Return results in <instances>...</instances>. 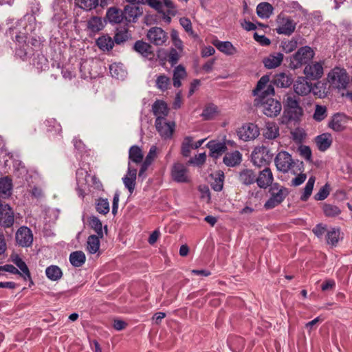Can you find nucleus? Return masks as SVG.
<instances>
[{
  "instance_id": "f257e3e1",
  "label": "nucleus",
  "mask_w": 352,
  "mask_h": 352,
  "mask_svg": "<svg viewBox=\"0 0 352 352\" xmlns=\"http://www.w3.org/2000/svg\"><path fill=\"white\" fill-rule=\"evenodd\" d=\"M269 82L270 77L267 75L259 79L252 91L253 95L256 96L254 104L261 108L263 113L267 117L274 118L280 113L282 105L278 100L272 97L274 95V88Z\"/></svg>"
},
{
  "instance_id": "f03ea898",
  "label": "nucleus",
  "mask_w": 352,
  "mask_h": 352,
  "mask_svg": "<svg viewBox=\"0 0 352 352\" xmlns=\"http://www.w3.org/2000/svg\"><path fill=\"white\" fill-rule=\"evenodd\" d=\"M283 104L284 116L289 121L298 122L303 115V109L299 104L298 98L293 94H287Z\"/></svg>"
},
{
  "instance_id": "7ed1b4c3",
  "label": "nucleus",
  "mask_w": 352,
  "mask_h": 352,
  "mask_svg": "<svg viewBox=\"0 0 352 352\" xmlns=\"http://www.w3.org/2000/svg\"><path fill=\"white\" fill-rule=\"evenodd\" d=\"M314 55L315 53L310 47H302L291 58L290 67L292 69H298L303 65H307L313 59Z\"/></svg>"
},
{
  "instance_id": "20e7f679",
  "label": "nucleus",
  "mask_w": 352,
  "mask_h": 352,
  "mask_svg": "<svg viewBox=\"0 0 352 352\" xmlns=\"http://www.w3.org/2000/svg\"><path fill=\"white\" fill-rule=\"evenodd\" d=\"M271 197L264 204L265 209H272L281 204L285 197L289 195L287 188L274 184L270 189Z\"/></svg>"
},
{
  "instance_id": "39448f33",
  "label": "nucleus",
  "mask_w": 352,
  "mask_h": 352,
  "mask_svg": "<svg viewBox=\"0 0 352 352\" xmlns=\"http://www.w3.org/2000/svg\"><path fill=\"white\" fill-rule=\"evenodd\" d=\"M273 154L266 146L256 148L252 153L254 165L261 167L268 164L272 160Z\"/></svg>"
},
{
  "instance_id": "423d86ee",
  "label": "nucleus",
  "mask_w": 352,
  "mask_h": 352,
  "mask_svg": "<svg viewBox=\"0 0 352 352\" xmlns=\"http://www.w3.org/2000/svg\"><path fill=\"white\" fill-rule=\"evenodd\" d=\"M329 82L336 88L345 89L349 78L345 69L339 67L333 69L328 75Z\"/></svg>"
},
{
  "instance_id": "0eeeda50",
  "label": "nucleus",
  "mask_w": 352,
  "mask_h": 352,
  "mask_svg": "<svg viewBox=\"0 0 352 352\" xmlns=\"http://www.w3.org/2000/svg\"><path fill=\"white\" fill-rule=\"evenodd\" d=\"M276 32L279 34L291 35L296 29V23L284 14H280L276 19Z\"/></svg>"
},
{
  "instance_id": "6e6552de",
  "label": "nucleus",
  "mask_w": 352,
  "mask_h": 352,
  "mask_svg": "<svg viewBox=\"0 0 352 352\" xmlns=\"http://www.w3.org/2000/svg\"><path fill=\"white\" fill-rule=\"evenodd\" d=\"M274 163L277 170L284 173L291 170L296 164L292 155L286 151L279 152L274 159Z\"/></svg>"
},
{
  "instance_id": "1a4fd4ad",
  "label": "nucleus",
  "mask_w": 352,
  "mask_h": 352,
  "mask_svg": "<svg viewBox=\"0 0 352 352\" xmlns=\"http://www.w3.org/2000/svg\"><path fill=\"white\" fill-rule=\"evenodd\" d=\"M170 174L173 180L177 183H188L190 180L188 168L182 163L174 164Z\"/></svg>"
},
{
  "instance_id": "9d476101",
  "label": "nucleus",
  "mask_w": 352,
  "mask_h": 352,
  "mask_svg": "<svg viewBox=\"0 0 352 352\" xmlns=\"http://www.w3.org/2000/svg\"><path fill=\"white\" fill-rule=\"evenodd\" d=\"M236 133L239 138L244 142L256 139L260 133L258 126L253 123L243 124Z\"/></svg>"
},
{
  "instance_id": "9b49d317",
  "label": "nucleus",
  "mask_w": 352,
  "mask_h": 352,
  "mask_svg": "<svg viewBox=\"0 0 352 352\" xmlns=\"http://www.w3.org/2000/svg\"><path fill=\"white\" fill-rule=\"evenodd\" d=\"M155 125L162 138L166 140L172 138L175 128L174 122H167L166 119L158 118L155 120Z\"/></svg>"
},
{
  "instance_id": "f8f14e48",
  "label": "nucleus",
  "mask_w": 352,
  "mask_h": 352,
  "mask_svg": "<svg viewBox=\"0 0 352 352\" xmlns=\"http://www.w3.org/2000/svg\"><path fill=\"white\" fill-rule=\"evenodd\" d=\"M129 5L124 6V19L128 22H135V20L142 14V8L138 5L142 4L140 2L131 1L126 0Z\"/></svg>"
},
{
  "instance_id": "ddd939ff",
  "label": "nucleus",
  "mask_w": 352,
  "mask_h": 352,
  "mask_svg": "<svg viewBox=\"0 0 352 352\" xmlns=\"http://www.w3.org/2000/svg\"><path fill=\"white\" fill-rule=\"evenodd\" d=\"M324 73L323 62L308 63L304 69V74L309 80H318Z\"/></svg>"
},
{
  "instance_id": "4468645a",
  "label": "nucleus",
  "mask_w": 352,
  "mask_h": 352,
  "mask_svg": "<svg viewBox=\"0 0 352 352\" xmlns=\"http://www.w3.org/2000/svg\"><path fill=\"white\" fill-rule=\"evenodd\" d=\"M148 41L155 45H162L168 39V35L161 28H151L147 33Z\"/></svg>"
},
{
  "instance_id": "2eb2a0df",
  "label": "nucleus",
  "mask_w": 352,
  "mask_h": 352,
  "mask_svg": "<svg viewBox=\"0 0 352 352\" xmlns=\"http://www.w3.org/2000/svg\"><path fill=\"white\" fill-rule=\"evenodd\" d=\"M0 223L6 227H11L14 223V212L10 206L3 204L0 199Z\"/></svg>"
},
{
  "instance_id": "dca6fc26",
  "label": "nucleus",
  "mask_w": 352,
  "mask_h": 352,
  "mask_svg": "<svg viewBox=\"0 0 352 352\" xmlns=\"http://www.w3.org/2000/svg\"><path fill=\"white\" fill-rule=\"evenodd\" d=\"M16 241L22 247H30L33 242L32 230L28 227H21L16 233Z\"/></svg>"
},
{
  "instance_id": "f3484780",
  "label": "nucleus",
  "mask_w": 352,
  "mask_h": 352,
  "mask_svg": "<svg viewBox=\"0 0 352 352\" xmlns=\"http://www.w3.org/2000/svg\"><path fill=\"white\" fill-rule=\"evenodd\" d=\"M312 89L311 83L307 80V78L299 77L294 82V90L299 96H307Z\"/></svg>"
},
{
  "instance_id": "a211bd4d",
  "label": "nucleus",
  "mask_w": 352,
  "mask_h": 352,
  "mask_svg": "<svg viewBox=\"0 0 352 352\" xmlns=\"http://www.w3.org/2000/svg\"><path fill=\"white\" fill-rule=\"evenodd\" d=\"M136 176L137 169L133 168L130 162H129L127 173L122 178V181L130 194H132L135 189Z\"/></svg>"
},
{
  "instance_id": "6ab92c4d",
  "label": "nucleus",
  "mask_w": 352,
  "mask_h": 352,
  "mask_svg": "<svg viewBox=\"0 0 352 352\" xmlns=\"http://www.w3.org/2000/svg\"><path fill=\"white\" fill-rule=\"evenodd\" d=\"M274 180L273 175L269 168H265L260 172L259 175L256 177V182L261 188H266L272 184Z\"/></svg>"
},
{
  "instance_id": "aec40b11",
  "label": "nucleus",
  "mask_w": 352,
  "mask_h": 352,
  "mask_svg": "<svg viewBox=\"0 0 352 352\" xmlns=\"http://www.w3.org/2000/svg\"><path fill=\"white\" fill-rule=\"evenodd\" d=\"M133 48L135 51L140 54L142 56L151 60L154 57V53L150 44L142 41H138L135 43Z\"/></svg>"
},
{
  "instance_id": "412c9836",
  "label": "nucleus",
  "mask_w": 352,
  "mask_h": 352,
  "mask_svg": "<svg viewBox=\"0 0 352 352\" xmlns=\"http://www.w3.org/2000/svg\"><path fill=\"white\" fill-rule=\"evenodd\" d=\"M284 55L280 52H276L265 57L263 62L267 69H274L280 65L283 60Z\"/></svg>"
},
{
  "instance_id": "4be33fe9",
  "label": "nucleus",
  "mask_w": 352,
  "mask_h": 352,
  "mask_svg": "<svg viewBox=\"0 0 352 352\" xmlns=\"http://www.w3.org/2000/svg\"><path fill=\"white\" fill-rule=\"evenodd\" d=\"M152 111L156 119H166L168 114L167 104L163 100H157L152 105Z\"/></svg>"
},
{
  "instance_id": "5701e85b",
  "label": "nucleus",
  "mask_w": 352,
  "mask_h": 352,
  "mask_svg": "<svg viewBox=\"0 0 352 352\" xmlns=\"http://www.w3.org/2000/svg\"><path fill=\"white\" fill-rule=\"evenodd\" d=\"M242 161V154L239 151L226 153L223 162L228 167L239 166Z\"/></svg>"
},
{
  "instance_id": "b1692460",
  "label": "nucleus",
  "mask_w": 352,
  "mask_h": 352,
  "mask_svg": "<svg viewBox=\"0 0 352 352\" xmlns=\"http://www.w3.org/2000/svg\"><path fill=\"white\" fill-rule=\"evenodd\" d=\"M238 180L243 185L250 186L256 182V174L251 169L244 168L239 172Z\"/></svg>"
},
{
  "instance_id": "393cba45",
  "label": "nucleus",
  "mask_w": 352,
  "mask_h": 352,
  "mask_svg": "<svg viewBox=\"0 0 352 352\" xmlns=\"http://www.w3.org/2000/svg\"><path fill=\"white\" fill-rule=\"evenodd\" d=\"M279 135V126L276 123L268 122L265 124L263 131V135L265 139L275 140Z\"/></svg>"
},
{
  "instance_id": "a878e982",
  "label": "nucleus",
  "mask_w": 352,
  "mask_h": 352,
  "mask_svg": "<svg viewBox=\"0 0 352 352\" xmlns=\"http://www.w3.org/2000/svg\"><path fill=\"white\" fill-rule=\"evenodd\" d=\"M346 123V116L342 113H336L332 117L329 126L335 131H342L344 129Z\"/></svg>"
},
{
  "instance_id": "bb28decb",
  "label": "nucleus",
  "mask_w": 352,
  "mask_h": 352,
  "mask_svg": "<svg viewBox=\"0 0 352 352\" xmlns=\"http://www.w3.org/2000/svg\"><path fill=\"white\" fill-rule=\"evenodd\" d=\"M206 146L210 150V155L214 158H218L227 149L225 143L219 142L210 141Z\"/></svg>"
},
{
  "instance_id": "cd10ccee",
  "label": "nucleus",
  "mask_w": 352,
  "mask_h": 352,
  "mask_svg": "<svg viewBox=\"0 0 352 352\" xmlns=\"http://www.w3.org/2000/svg\"><path fill=\"white\" fill-rule=\"evenodd\" d=\"M106 17L111 23H120L124 19V12L120 9L112 7L108 9Z\"/></svg>"
},
{
  "instance_id": "c85d7f7f",
  "label": "nucleus",
  "mask_w": 352,
  "mask_h": 352,
  "mask_svg": "<svg viewBox=\"0 0 352 352\" xmlns=\"http://www.w3.org/2000/svg\"><path fill=\"white\" fill-rule=\"evenodd\" d=\"M214 45L226 55H234L237 52L236 48L230 41H215Z\"/></svg>"
},
{
  "instance_id": "c756f323",
  "label": "nucleus",
  "mask_w": 352,
  "mask_h": 352,
  "mask_svg": "<svg viewBox=\"0 0 352 352\" xmlns=\"http://www.w3.org/2000/svg\"><path fill=\"white\" fill-rule=\"evenodd\" d=\"M104 22L101 17L92 16L87 22V28L90 33H96L104 28Z\"/></svg>"
},
{
  "instance_id": "7c9ffc66",
  "label": "nucleus",
  "mask_w": 352,
  "mask_h": 352,
  "mask_svg": "<svg viewBox=\"0 0 352 352\" xmlns=\"http://www.w3.org/2000/svg\"><path fill=\"white\" fill-rule=\"evenodd\" d=\"M316 143L320 151H324L328 149L332 143L331 134L326 133L318 135L316 138Z\"/></svg>"
},
{
  "instance_id": "2f4dec72",
  "label": "nucleus",
  "mask_w": 352,
  "mask_h": 352,
  "mask_svg": "<svg viewBox=\"0 0 352 352\" xmlns=\"http://www.w3.org/2000/svg\"><path fill=\"white\" fill-rule=\"evenodd\" d=\"M272 6L267 2L260 3L256 7V14L261 19H268L273 13Z\"/></svg>"
},
{
  "instance_id": "473e14b6",
  "label": "nucleus",
  "mask_w": 352,
  "mask_h": 352,
  "mask_svg": "<svg viewBox=\"0 0 352 352\" xmlns=\"http://www.w3.org/2000/svg\"><path fill=\"white\" fill-rule=\"evenodd\" d=\"M187 76L185 68L179 65L173 70V82L175 87H179L182 86L181 80L184 79Z\"/></svg>"
},
{
  "instance_id": "72a5a7b5",
  "label": "nucleus",
  "mask_w": 352,
  "mask_h": 352,
  "mask_svg": "<svg viewBox=\"0 0 352 352\" xmlns=\"http://www.w3.org/2000/svg\"><path fill=\"white\" fill-rule=\"evenodd\" d=\"M144 155L142 149L137 145L131 146L129 151V162H134L135 164H140L142 162Z\"/></svg>"
},
{
  "instance_id": "f704fd0d",
  "label": "nucleus",
  "mask_w": 352,
  "mask_h": 352,
  "mask_svg": "<svg viewBox=\"0 0 352 352\" xmlns=\"http://www.w3.org/2000/svg\"><path fill=\"white\" fill-rule=\"evenodd\" d=\"M45 275L50 280L57 281L62 278L63 272L58 266L52 265L46 268Z\"/></svg>"
},
{
  "instance_id": "c9c22d12",
  "label": "nucleus",
  "mask_w": 352,
  "mask_h": 352,
  "mask_svg": "<svg viewBox=\"0 0 352 352\" xmlns=\"http://www.w3.org/2000/svg\"><path fill=\"white\" fill-rule=\"evenodd\" d=\"M293 82V79L289 74L280 73L276 75L274 83L279 87H289Z\"/></svg>"
},
{
  "instance_id": "e433bc0d",
  "label": "nucleus",
  "mask_w": 352,
  "mask_h": 352,
  "mask_svg": "<svg viewBox=\"0 0 352 352\" xmlns=\"http://www.w3.org/2000/svg\"><path fill=\"white\" fill-rule=\"evenodd\" d=\"M85 254L82 251H75L69 255V261L76 267H81L85 263Z\"/></svg>"
},
{
  "instance_id": "4c0bfd02",
  "label": "nucleus",
  "mask_w": 352,
  "mask_h": 352,
  "mask_svg": "<svg viewBox=\"0 0 352 352\" xmlns=\"http://www.w3.org/2000/svg\"><path fill=\"white\" fill-rule=\"evenodd\" d=\"M100 236L98 235H90L87 241V250L90 254L96 253L100 248Z\"/></svg>"
},
{
  "instance_id": "58836bf2",
  "label": "nucleus",
  "mask_w": 352,
  "mask_h": 352,
  "mask_svg": "<svg viewBox=\"0 0 352 352\" xmlns=\"http://www.w3.org/2000/svg\"><path fill=\"white\" fill-rule=\"evenodd\" d=\"M96 44L101 50L109 51L113 48L114 41L110 36L103 35L96 40Z\"/></svg>"
},
{
  "instance_id": "ea45409f",
  "label": "nucleus",
  "mask_w": 352,
  "mask_h": 352,
  "mask_svg": "<svg viewBox=\"0 0 352 352\" xmlns=\"http://www.w3.org/2000/svg\"><path fill=\"white\" fill-rule=\"evenodd\" d=\"M315 181L316 178L314 176H311L309 178L300 196L301 201H306L309 198L314 189Z\"/></svg>"
},
{
  "instance_id": "a19ab883",
  "label": "nucleus",
  "mask_w": 352,
  "mask_h": 352,
  "mask_svg": "<svg viewBox=\"0 0 352 352\" xmlns=\"http://www.w3.org/2000/svg\"><path fill=\"white\" fill-rule=\"evenodd\" d=\"M170 85V78L164 74H161L157 76L155 80L156 87L162 91H166Z\"/></svg>"
},
{
  "instance_id": "79ce46f5",
  "label": "nucleus",
  "mask_w": 352,
  "mask_h": 352,
  "mask_svg": "<svg viewBox=\"0 0 352 352\" xmlns=\"http://www.w3.org/2000/svg\"><path fill=\"white\" fill-rule=\"evenodd\" d=\"M218 113V107L214 104H207L203 110L201 116L204 120H211Z\"/></svg>"
},
{
  "instance_id": "37998d69",
  "label": "nucleus",
  "mask_w": 352,
  "mask_h": 352,
  "mask_svg": "<svg viewBox=\"0 0 352 352\" xmlns=\"http://www.w3.org/2000/svg\"><path fill=\"white\" fill-rule=\"evenodd\" d=\"M12 187V181L8 177H6L0 179V193L5 197L10 195Z\"/></svg>"
},
{
  "instance_id": "c03bdc74",
  "label": "nucleus",
  "mask_w": 352,
  "mask_h": 352,
  "mask_svg": "<svg viewBox=\"0 0 352 352\" xmlns=\"http://www.w3.org/2000/svg\"><path fill=\"white\" fill-rule=\"evenodd\" d=\"M340 237V230L338 228H331L327 232L326 240L327 243L331 245H336Z\"/></svg>"
},
{
  "instance_id": "a18cd8bd",
  "label": "nucleus",
  "mask_w": 352,
  "mask_h": 352,
  "mask_svg": "<svg viewBox=\"0 0 352 352\" xmlns=\"http://www.w3.org/2000/svg\"><path fill=\"white\" fill-rule=\"evenodd\" d=\"M194 148L193 139L190 136L184 138L182 144V153L184 157H188L190 154V151Z\"/></svg>"
},
{
  "instance_id": "49530a36",
  "label": "nucleus",
  "mask_w": 352,
  "mask_h": 352,
  "mask_svg": "<svg viewBox=\"0 0 352 352\" xmlns=\"http://www.w3.org/2000/svg\"><path fill=\"white\" fill-rule=\"evenodd\" d=\"M89 226L97 233L98 236H100V238H103L102 222L98 217L95 216L90 217Z\"/></svg>"
},
{
  "instance_id": "de8ad7c7",
  "label": "nucleus",
  "mask_w": 352,
  "mask_h": 352,
  "mask_svg": "<svg viewBox=\"0 0 352 352\" xmlns=\"http://www.w3.org/2000/svg\"><path fill=\"white\" fill-rule=\"evenodd\" d=\"M96 210L100 214H107L109 212V204L107 199H98L96 203Z\"/></svg>"
},
{
  "instance_id": "09e8293b",
  "label": "nucleus",
  "mask_w": 352,
  "mask_h": 352,
  "mask_svg": "<svg viewBox=\"0 0 352 352\" xmlns=\"http://www.w3.org/2000/svg\"><path fill=\"white\" fill-rule=\"evenodd\" d=\"M327 116V107L325 106L317 104L316 106L313 118L317 122H321L322 120H324Z\"/></svg>"
},
{
  "instance_id": "8fccbe9b",
  "label": "nucleus",
  "mask_w": 352,
  "mask_h": 352,
  "mask_svg": "<svg viewBox=\"0 0 352 352\" xmlns=\"http://www.w3.org/2000/svg\"><path fill=\"white\" fill-rule=\"evenodd\" d=\"M48 132L60 133L62 131L61 126L55 119H48L45 122Z\"/></svg>"
},
{
  "instance_id": "3c124183",
  "label": "nucleus",
  "mask_w": 352,
  "mask_h": 352,
  "mask_svg": "<svg viewBox=\"0 0 352 352\" xmlns=\"http://www.w3.org/2000/svg\"><path fill=\"white\" fill-rule=\"evenodd\" d=\"M131 1L140 2L142 4H148L155 8L159 12H163V5L160 0H131Z\"/></svg>"
},
{
  "instance_id": "603ef678",
  "label": "nucleus",
  "mask_w": 352,
  "mask_h": 352,
  "mask_svg": "<svg viewBox=\"0 0 352 352\" xmlns=\"http://www.w3.org/2000/svg\"><path fill=\"white\" fill-rule=\"evenodd\" d=\"M78 6L85 10H91L98 6V0H79Z\"/></svg>"
},
{
  "instance_id": "864d4df0",
  "label": "nucleus",
  "mask_w": 352,
  "mask_h": 352,
  "mask_svg": "<svg viewBox=\"0 0 352 352\" xmlns=\"http://www.w3.org/2000/svg\"><path fill=\"white\" fill-rule=\"evenodd\" d=\"M323 211L327 217H336L341 212L338 207L331 204L324 205Z\"/></svg>"
},
{
  "instance_id": "5fc2aeb1",
  "label": "nucleus",
  "mask_w": 352,
  "mask_h": 352,
  "mask_svg": "<svg viewBox=\"0 0 352 352\" xmlns=\"http://www.w3.org/2000/svg\"><path fill=\"white\" fill-rule=\"evenodd\" d=\"M109 70L112 77L117 79H121L125 76V72L117 65H111L109 67Z\"/></svg>"
},
{
  "instance_id": "6e6d98bb",
  "label": "nucleus",
  "mask_w": 352,
  "mask_h": 352,
  "mask_svg": "<svg viewBox=\"0 0 352 352\" xmlns=\"http://www.w3.org/2000/svg\"><path fill=\"white\" fill-rule=\"evenodd\" d=\"M297 41L294 39H292L282 42L281 46L285 53H290L297 47Z\"/></svg>"
},
{
  "instance_id": "4d7b16f0",
  "label": "nucleus",
  "mask_w": 352,
  "mask_h": 352,
  "mask_svg": "<svg viewBox=\"0 0 352 352\" xmlns=\"http://www.w3.org/2000/svg\"><path fill=\"white\" fill-rule=\"evenodd\" d=\"M298 151L302 157L307 162H311V151L308 146L301 145L298 148Z\"/></svg>"
},
{
  "instance_id": "13d9d810",
  "label": "nucleus",
  "mask_w": 352,
  "mask_h": 352,
  "mask_svg": "<svg viewBox=\"0 0 352 352\" xmlns=\"http://www.w3.org/2000/svg\"><path fill=\"white\" fill-rule=\"evenodd\" d=\"M16 266L21 270L20 272L22 273V275L20 276H22L25 280H30L31 283H32V280L31 279V274L26 263L24 261H23Z\"/></svg>"
},
{
  "instance_id": "bf43d9fd",
  "label": "nucleus",
  "mask_w": 352,
  "mask_h": 352,
  "mask_svg": "<svg viewBox=\"0 0 352 352\" xmlns=\"http://www.w3.org/2000/svg\"><path fill=\"white\" fill-rule=\"evenodd\" d=\"M129 34L127 30H120L114 36V41L117 44H120L128 40Z\"/></svg>"
},
{
  "instance_id": "052dcab7",
  "label": "nucleus",
  "mask_w": 352,
  "mask_h": 352,
  "mask_svg": "<svg viewBox=\"0 0 352 352\" xmlns=\"http://www.w3.org/2000/svg\"><path fill=\"white\" fill-rule=\"evenodd\" d=\"M329 195V185L325 184L319 191L314 195V199L317 201H322L325 199Z\"/></svg>"
},
{
  "instance_id": "680f3d73",
  "label": "nucleus",
  "mask_w": 352,
  "mask_h": 352,
  "mask_svg": "<svg viewBox=\"0 0 352 352\" xmlns=\"http://www.w3.org/2000/svg\"><path fill=\"white\" fill-rule=\"evenodd\" d=\"M311 90L313 91L314 95L317 96L320 98H322L326 96L325 87L322 84H320V82L316 84L315 86L312 87Z\"/></svg>"
},
{
  "instance_id": "e2e57ef3",
  "label": "nucleus",
  "mask_w": 352,
  "mask_h": 352,
  "mask_svg": "<svg viewBox=\"0 0 352 352\" xmlns=\"http://www.w3.org/2000/svg\"><path fill=\"white\" fill-rule=\"evenodd\" d=\"M199 191L200 192L201 198L208 203L210 200V192L209 188L206 185L200 186L199 187Z\"/></svg>"
},
{
  "instance_id": "0e129e2a",
  "label": "nucleus",
  "mask_w": 352,
  "mask_h": 352,
  "mask_svg": "<svg viewBox=\"0 0 352 352\" xmlns=\"http://www.w3.org/2000/svg\"><path fill=\"white\" fill-rule=\"evenodd\" d=\"M168 58V62L172 66H173L178 62L179 59V54L175 48H171Z\"/></svg>"
},
{
  "instance_id": "69168bd1",
  "label": "nucleus",
  "mask_w": 352,
  "mask_h": 352,
  "mask_svg": "<svg viewBox=\"0 0 352 352\" xmlns=\"http://www.w3.org/2000/svg\"><path fill=\"white\" fill-rule=\"evenodd\" d=\"M157 148L156 146H152L150 148L149 151H148L147 155L146 156V158L144 159V161H146L151 164L153 163V162L154 161V160L157 156Z\"/></svg>"
},
{
  "instance_id": "338daca9",
  "label": "nucleus",
  "mask_w": 352,
  "mask_h": 352,
  "mask_svg": "<svg viewBox=\"0 0 352 352\" xmlns=\"http://www.w3.org/2000/svg\"><path fill=\"white\" fill-rule=\"evenodd\" d=\"M254 38L256 41L263 46H268L270 45V40L265 35H259L257 32L254 34Z\"/></svg>"
},
{
  "instance_id": "774afa93",
  "label": "nucleus",
  "mask_w": 352,
  "mask_h": 352,
  "mask_svg": "<svg viewBox=\"0 0 352 352\" xmlns=\"http://www.w3.org/2000/svg\"><path fill=\"white\" fill-rule=\"evenodd\" d=\"M312 231L318 238H321L327 232V226L322 223H319L313 228Z\"/></svg>"
}]
</instances>
